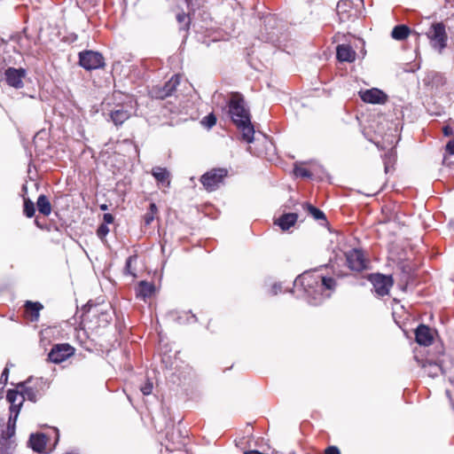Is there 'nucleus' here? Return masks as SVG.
I'll return each mask as SVG.
<instances>
[{
	"label": "nucleus",
	"mask_w": 454,
	"mask_h": 454,
	"mask_svg": "<svg viewBox=\"0 0 454 454\" xmlns=\"http://www.w3.org/2000/svg\"><path fill=\"white\" fill-rule=\"evenodd\" d=\"M298 220L296 213H286L280 215L274 223L278 225L282 231H287L295 224Z\"/></svg>",
	"instance_id": "4be33fe9"
},
{
	"label": "nucleus",
	"mask_w": 454,
	"mask_h": 454,
	"mask_svg": "<svg viewBox=\"0 0 454 454\" xmlns=\"http://www.w3.org/2000/svg\"><path fill=\"white\" fill-rule=\"evenodd\" d=\"M74 348L68 343L55 344L48 354V360L54 364H60L72 356Z\"/></svg>",
	"instance_id": "9b49d317"
},
{
	"label": "nucleus",
	"mask_w": 454,
	"mask_h": 454,
	"mask_svg": "<svg viewBox=\"0 0 454 454\" xmlns=\"http://www.w3.org/2000/svg\"><path fill=\"white\" fill-rule=\"evenodd\" d=\"M137 260V255L133 254L127 258L123 272L125 275H129L132 278H137L135 269L132 268V264Z\"/></svg>",
	"instance_id": "c85d7f7f"
},
{
	"label": "nucleus",
	"mask_w": 454,
	"mask_h": 454,
	"mask_svg": "<svg viewBox=\"0 0 454 454\" xmlns=\"http://www.w3.org/2000/svg\"><path fill=\"white\" fill-rule=\"evenodd\" d=\"M64 454H80V451L78 449H73V450H70L69 451H67Z\"/></svg>",
	"instance_id": "37998d69"
},
{
	"label": "nucleus",
	"mask_w": 454,
	"mask_h": 454,
	"mask_svg": "<svg viewBox=\"0 0 454 454\" xmlns=\"http://www.w3.org/2000/svg\"><path fill=\"white\" fill-rule=\"evenodd\" d=\"M433 49L442 53L447 47L448 35L445 25L442 22H434L430 26L429 30L426 33Z\"/></svg>",
	"instance_id": "423d86ee"
},
{
	"label": "nucleus",
	"mask_w": 454,
	"mask_h": 454,
	"mask_svg": "<svg viewBox=\"0 0 454 454\" xmlns=\"http://www.w3.org/2000/svg\"><path fill=\"white\" fill-rule=\"evenodd\" d=\"M294 173L297 176H301V177H310L311 176V172L308 168H295Z\"/></svg>",
	"instance_id": "c9c22d12"
},
{
	"label": "nucleus",
	"mask_w": 454,
	"mask_h": 454,
	"mask_svg": "<svg viewBox=\"0 0 454 454\" xmlns=\"http://www.w3.org/2000/svg\"><path fill=\"white\" fill-rule=\"evenodd\" d=\"M35 224L38 228H40V229H42V230L43 229V226L41 224V223L39 222V219H38L37 217L35 219Z\"/></svg>",
	"instance_id": "c03bdc74"
},
{
	"label": "nucleus",
	"mask_w": 454,
	"mask_h": 454,
	"mask_svg": "<svg viewBox=\"0 0 454 454\" xmlns=\"http://www.w3.org/2000/svg\"><path fill=\"white\" fill-rule=\"evenodd\" d=\"M360 98L368 104L383 105L387 101V95L378 88H372L365 90L359 91Z\"/></svg>",
	"instance_id": "2eb2a0df"
},
{
	"label": "nucleus",
	"mask_w": 454,
	"mask_h": 454,
	"mask_svg": "<svg viewBox=\"0 0 454 454\" xmlns=\"http://www.w3.org/2000/svg\"><path fill=\"white\" fill-rule=\"evenodd\" d=\"M442 133L445 137H450L453 135L454 130L452 127H450V125H445L442 128Z\"/></svg>",
	"instance_id": "58836bf2"
},
{
	"label": "nucleus",
	"mask_w": 454,
	"mask_h": 454,
	"mask_svg": "<svg viewBox=\"0 0 454 454\" xmlns=\"http://www.w3.org/2000/svg\"><path fill=\"white\" fill-rule=\"evenodd\" d=\"M158 213V208L155 203H151L147 212L144 215V222L146 226L150 225Z\"/></svg>",
	"instance_id": "c756f323"
},
{
	"label": "nucleus",
	"mask_w": 454,
	"mask_h": 454,
	"mask_svg": "<svg viewBox=\"0 0 454 454\" xmlns=\"http://www.w3.org/2000/svg\"><path fill=\"white\" fill-rule=\"evenodd\" d=\"M26 70L24 68L8 67L4 72L6 83L10 87L15 89L23 88V79L26 76Z\"/></svg>",
	"instance_id": "dca6fc26"
},
{
	"label": "nucleus",
	"mask_w": 454,
	"mask_h": 454,
	"mask_svg": "<svg viewBox=\"0 0 454 454\" xmlns=\"http://www.w3.org/2000/svg\"><path fill=\"white\" fill-rule=\"evenodd\" d=\"M415 339L418 344L426 347L429 346L434 340L433 330L429 326L421 324L415 331Z\"/></svg>",
	"instance_id": "f3484780"
},
{
	"label": "nucleus",
	"mask_w": 454,
	"mask_h": 454,
	"mask_svg": "<svg viewBox=\"0 0 454 454\" xmlns=\"http://www.w3.org/2000/svg\"><path fill=\"white\" fill-rule=\"evenodd\" d=\"M20 390L9 389L6 394V399L11 403L10 406V417L8 419L6 429L4 430L0 436V453L1 454H11V451L15 448V442L12 437L15 434V427L18 415L20 413V407L24 400L22 395L20 397V401L17 403Z\"/></svg>",
	"instance_id": "7ed1b4c3"
},
{
	"label": "nucleus",
	"mask_w": 454,
	"mask_h": 454,
	"mask_svg": "<svg viewBox=\"0 0 454 454\" xmlns=\"http://www.w3.org/2000/svg\"><path fill=\"white\" fill-rule=\"evenodd\" d=\"M153 389V384L152 380L146 378L145 383L140 386V391L143 393L144 395H148L152 394Z\"/></svg>",
	"instance_id": "2f4dec72"
},
{
	"label": "nucleus",
	"mask_w": 454,
	"mask_h": 454,
	"mask_svg": "<svg viewBox=\"0 0 454 454\" xmlns=\"http://www.w3.org/2000/svg\"><path fill=\"white\" fill-rule=\"evenodd\" d=\"M46 437L43 434H32L29 437V446L34 451L43 452L46 447Z\"/></svg>",
	"instance_id": "5701e85b"
},
{
	"label": "nucleus",
	"mask_w": 454,
	"mask_h": 454,
	"mask_svg": "<svg viewBox=\"0 0 454 454\" xmlns=\"http://www.w3.org/2000/svg\"><path fill=\"white\" fill-rule=\"evenodd\" d=\"M216 123V117L213 113L208 114L207 116L203 117L201 120V124L207 128L211 129Z\"/></svg>",
	"instance_id": "7c9ffc66"
},
{
	"label": "nucleus",
	"mask_w": 454,
	"mask_h": 454,
	"mask_svg": "<svg viewBox=\"0 0 454 454\" xmlns=\"http://www.w3.org/2000/svg\"><path fill=\"white\" fill-rule=\"evenodd\" d=\"M26 311L31 314V321H37L40 317V311L43 306L39 301H27L24 305Z\"/></svg>",
	"instance_id": "b1692460"
},
{
	"label": "nucleus",
	"mask_w": 454,
	"mask_h": 454,
	"mask_svg": "<svg viewBox=\"0 0 454 454\" xmlns=\"http://www.w3.org/2000/svg\"><path fill=\"white\" fill-rule=\"evenodd\" d=\"M446 395H447L448 398L450 399V402L451 403V404L454 406V386H453V389L446 390Z\"/></svg>",
	"instance_id": "a19ab883"
},
{
	"label": "nucleus",
	"mask_w": 454,
	"mask_h": 454,
	"mask_svg": "<svg viewBox=\"0 0 454 454\" xmlns=\"http://www.w3.org/2000/svg\"><path fill=\"white\" fill-rule=\"evenodd\" d=\"M445 150L449 154L454 155V138L447 143Z\"/></svg>",
	"instance_id": "e433bc0d"
},
{
	"label": "nucleus",
	"mask_w": 454,
	"mask_h": 454,
	"mask_svg": "<svg viewBox=\"0 0 454 454\" xmlns=\"http://www.w3.org/2000/svg\"><path fill=\"white\" fill-rule=\"evenodd\" d=\"M228 170L223 168H212L200 176V183L207 192H214L223 184Z\"/></svg>",
	"instance_id": "0eeeda50"
},
{
	"label": "nucleus",
	"mask_w": 454,
	"mask_h": 454,
	"mask_svg": "<svg viewBox=\"0 0 454 454\" xmlns=\"http://www.w3.org/2000/svg\"><path fill=\"white\" fill-rule=\"evenodd\" d=\"M131 102L115 106L109 113L110 120L116 126H121L131 116Z\"/></svg>",
	"instance_id": "f8f14e48"
},
{
	"label": "nucleus",
	"mask_w": 454,
	"mask_h": 454,
	"mask_svg": "<svg viewBox=\"0 0 454 454\" xmlns=\"http://www.w3.org/2000/svg\"><path fill=\"white\" fill-rule=\"evenodd\" d=\"M23 214L31 218L35 214V207L34 202L29 198H23Z\"/></svg>",
	"instance_id": "cd10ccee"
},
{
	"label": "nucleus",
	"mask_w": 454,
	"mask_h": 454,
	"mask_svg": "<svg viewBox=\"0 0 454 454\" xmlns=\"http://www.w3.org/2000/svg\"><path fill=\"white\" fill-rule=\"evenodd\" d=\"M109 233V228L106 224H100L97 230V235L100 239L106 238V236Z\"/></svg>",
	"instance_id": "72a5a7b5"
},
{
	"label": "nucleus",
	"mask_w": 454,
	"mask_h": 454,
	"mask_svg": "<svg viewBox=\"0 0 454 454\" xmlns=\"http://www.w3.org/2000/svg\"><path fill=\"white\" fill-rule=\"evenodd\" d=\"M36 207L40 214L48 216L51 213V205L48 197L44 194H40L36 200Z\"/></svg>",
	"instance_id": "393cba45"
},
{
	"label": "nucleus",
	"mask_w": 454,
	"mask_h": 454,
	"mask_svg": "<svg viewBox=\"0 0 454 454\" xmlns=\"http://www.w3.org/2000/svg\"><path fill=\"white\" fill-rule=\"evenodd\" d=\"M93 309H94L93 314H95V315L98 314V323H99V325H108L111 322L112 316L109 313V311L102 310V309H98L96 304H94L92 301H89L83 306V311L85 313H90Z\"/></svg>",
	"instance_id": "6ab92c4d"
},
{
	"label": "nucleus",
	"mask_w": 454,
	"mask_h": 454,
	"mask_svg": "<svg viewBox=\"0 0 454 454\" xmlns=\"http://www.w3.org/2000/svg\"><path fill=\"white\" fill-rule=\"evenodd\" d=\"M411 33V29L406 25H397L395 26L392 32L391 36L397 41H403L406 39Z\"/></svg>",
	"instance_id": "a878e982"
},
{
	"label": "nucleus",
	"mask_w": 454,
	"mask_h": 454,
	"mask_svg": "<svg viewBox=\"0 0 454 454\" xmlns=\"http://www.w3.org/2000/svg\"><path fill=\"white\" fill-rule=\"evenodd\" d=\"M9 379V368L5 367L4 371L2 372L1 377H0V385H2V389L4 387V386L7 384Z\"/></svg>",
	"instance_id": "f704fd0d"
},
{
	"label": "nucleus",
	"mask_w": 454,
	"mask_h": 454,
	"mask_svg": "<svg viewBox=\"0 0 454 454\" xmlns=\"http://www.w3.org/2000/svg\"><path fill=\"white\" fill-rule=\"evenodd\" d=\"M348 267L354 271H362L366 268L364 253L361 249L353 248L345 253Z\"/></svg>",
	"instance_id": "4468645a"
},
{
	"label": "nucleus",
	"mask_w": 454,
	"mask_h": 454,
	"mask_svg": "<svg viewBox=\"0 0 454 454\" xmlns=\"http://www.w3.org/2000/svg\"><path fill=\"white\" fill-rule=\"evenodd\" d=\"M185 2H186L187 4H190L191 0H185Z\"/></svg>",
	"instance_id": "49530a36"
},
{
	"label": "nucleus",
	"mask_w": 454,
	"mask_h": 454,
	"mask_svg": "<svg viewBox=\"0 0 454 454\" xmlns=\"http://www.w3.org/2000/svg\"><path fill=\"white\" fill-rule=\"evenodd\" d=\"M181 76L179 74H174L168 82L162 86H154L151 90V94L153 98L159 99H164L173 95L176 90L177 86L180 84Z\"/></svg>",
	"instance_id": "9d476101"
},
{
	"label": "nucleus",
	"mask_w": 454,
	"mask_h": 454,
	"mask_svg": "<svg viewBox=\"0 0 454 454\" xmlns=\"http://www.w3.org/2000/svg\"><path fill=\"white\" fill-rule=\"evenodd\" d=\"M336 57L340 62H354L356 53L349 44H339L336 48Z\"/></svg>",
	"instance_id": "a211bd4d"
},
{
	"label": "nucleus",
	"mask_w": 454,
	"mask_h": 454,
	"mask_svg": "<svg viewBox=\"0 0 454 454\" xmlns=\"http://www.w3.org/2000/svg\"><path fill=\"white\" fill-rule=\"evenodd\" d=\"M228 113L233 123L241 131L242 139L251 144L254 139V128L251 122L250 112L246 107L242 94L239 92L231 94L228 102Z\"/></svg>",
	"instance_id": "f03ea898"
},
{
	"label": "nucleus",
	"mask_w": 454,
	"mask_h": 454,
	"mask_svg": "<svg viewBox=\"0 0 454 454\" xmlns=\"http://www.w3.org/2000/svg\"><path fill=\"white\" fill-rule=\"evenodd\" d=\"M79 65L87 71L96 70L105 67V59L98 51H84L79 53Z\"/></svg>",
	"instance_id": "6e6552de"
},
{
	"label": "nucleus",
	"mask_w": 454,
	"mask_h": 454,
	"mask_svg": "<svg viewBox=\"0 0 454 454\" xmlns=\"http://www.w3.org/2000/svg\"><path fill=\"white\" fill-rule=\"evenodd\" d=\"M303 208L306 209L308 211V213L317 221H320V220H323V221H326V216L325 215V213L320 210L319 208L309 204V203H304L302 205Z\"/></svg>",
	"instance_id": "bb28decb"
},
{
	"label": "nucleus",
	"mask_w": 454,
	"mask_h": 454,
	"mask_svg": "<svg viewBox=\"0 0 454 454\" xmlns=\"http://www.w3.org/2000/svg\"><path fill=\"white\" fill-rule=\"evenodd\" d=\"M152 175L159 185L168 188L170 186V173L166 168L154 167L152 169Z\"/></svg>",
	"instance_id": "412c9836"
},
{
	"label": "nucleus",
	"mask_w": 454,
	"mask_h": 454,
	"mask_svg": "<svg viewBox=\"0 0 454 454\" xmlns=\"http://www.w3.org/2000/svg\"><path fill=\"white\" fill-rule=\"evenodd\" d=\"M279 292H281V285L280 284L273 285V286H272L273 294H278Z\"/></svg>",
	"instance_id": "79ce46f5"
},
{
	"label": "nucleus",
	"mask_w": 454,
	"mask_h": 454,
	"mask_svg": "<svg viewBox=\"0 0 454 454\" xmlns=\"http://www.w3.org/2000/svg\"><path fill=\"white\" fill-rule=\"evenodd\" d=\"M337 15L340 22L355 20L358 17V11L353 7L350 0H340L336 6Z\"/></svg>",
	"instance_id": "ddd939ff"
},
{
	"label": "nucleus",
	"mask_w": 454,
	"mask_h": 454,
	"mask_svg": "<svg viewBox=\"0 0 454 454\" xmlns=\"http://www.w3.org/2000/svg\"><path fill=\"white\" fill-rule=\"evenodd\" d=\"M100 209L101 210H106L107 209V206L106 204H103L100 206Z\"/></svg>",
	"instance_id": "a18cd8bd"
},
{
	"label": "nucleus",
	"mask_w": 454,
	"mask_h": 454,
	"mask_svg": "<svg viewBox=\"0 0 454 454\" xmlns=\"http://www.w3.org/2000/svg\"><path fill=\"white\" fill-rule=\"evenodd\" d=\"M176 20L178 23L182 24L185 22L184 29H188L190 26V19L188 15L184 12H181L176 14Z\"/></svg>",
	"instance_id": "473e14b6"
},
{
	"label": "nucleus",
	"mask_w": 454,
	"mask_h": 454,
	"mask_svg": "<svg viewBox=\"0 0 454 454\" xmlns=\"http://www.w3.org/2000/svg\"><path fill=\"white\" fill-rule=\"evenodd\" d=\"M443 358L437 357L436 359L433 358H419L418 356H415V360L418 364L424 369L425 373L430 378L438 377L440 374L443 376H448L449 369L446 365L447 360L445 359V356L443 353H441Z\"/></svg>",
	"instance_id": "39448f33"
},
{
	"label": "nucleus",
	"mask_w": 454,
	"mask_h": 454,
	"mask_svg": "<svg viewBox=\"0 0 454 454\" xmlns=\"http://www.w3.org/2000/svg\"><path fill=\"white\" fill-rule=\"evenodd\" d=\"M17 387L20 389L22 400L27 398V400L35 403L44 395L50 387V382L48 380L42 377L35 379L31 377L26 381L19 383Z\"/></svg>",
	"instance_id": "20e7f679"
},
{
	"label": "nucleus",
	"mask_w": 454,
	"mask_h": 454,
	"mask_svg": "<svg viewBox=\"0 0 454 454\" xmlns=\"http://www.w3.org/2000/svg\"><path fill=\"white\" fill-rule=\"evenodd\" d=\"M325 454H340V451L336 446H329L325 449Z\"/></svg>",
	"instance_id": "4c0bfd02"
},
{
	"label": "nucleus",
	"mask_w": 454,
	"mask_h": 454,
	"mask_svg": "<svg viewBox=\"0 0 454 454\" xmlns=\"http://www.w3.org/2000/svg\"><path fill=\"white\" fill-rule=\"evenodd\" d=\"M369 280L372 284L375 294L380 297L387 295L394 285V279L391 275L373 273L369 276Z\"/></svg>",
	"instance_id": "1a4fd4ad"
},
{
	"label": "nucleus",
	"mask_w": 454,
	"mask_h": 454,
	"mask_svg": "<svg viewBox=\"0 0 454 454\" xmlns=\"http://www.w3.org/2000/svg\"><path fill=\"white\" fill-rule=\"evenodd\" d=\"M135 291L137 298L145 301L153 295L155 292V286L153 283L142 280L137 284Z\"/></svg>",
	"instance_id": "aec40b11"
},
{
	"label": "nucleus",
	"mask_w": 454,
	"mask_h": 454,
	"mask_svg": "<svg viewBox=\"0 0 454 454\" xmlns=\"http://www.w3.org/2000/svg\"><path fill=\"white\" fill-rule=\"evenodd\" d=\"M336 281L332 277L319 274L317 270H306L294 281V287L304 293L308 302L313 306L321 304L335 290Z\"/></svg>",
	"instance_id": "f257e3e1"
},
{
	"label": "nucleus",
	"mask_w": 454,
	"mask_h": 454,
	"mask_svg": "<svg viewBox=\"0 0 454 454\" xmlns=\"http://www.w3.org/2000/svg\"><path fill=\"white\" fill-rule=\"evenodd\" d=\"M103 219H104V223L103 224H110L114 222V216L112 214L110 213H106V214H104V216H103Z\"/></svg>",
	"instance_id": "ea45409f"
}]
</instances>
